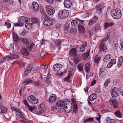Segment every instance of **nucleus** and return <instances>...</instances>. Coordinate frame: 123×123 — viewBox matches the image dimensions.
Listing matches in <instances>:
<instances>
[{"label": "nucleus", "instance_id": "obj_1", "mask_svg": "<svg viewBox=\"0 0 123 123\" xmlns=\"http://www.w3.org/2000/svg\"><path fill=\"white\" fill-rule=\"evenodd\" d=\"M110 14L113 18L115 19H119L121 18L122 16L121 11L117 9L111 10Z\"/></svg>", "mask_w": 123, "mask_h": 123}, {"label": "nucleus", "instance_id": "obj_2", "mask_svg": "<svg viewBox=\"0 0 123 123\" xmlns=\"http://www.w3.org/2000/svg\"><path fill=\"white\" fill-rule=\"evenodd\" d=\"M18 56L17 53L14 52L12 54V53H10L9 55L4 57L1 61L0 63H3L6 61H8L9 60H13L18 58Z\"/></svg>", "mask_w": 123, "mask_h": 123}, {"label": "nucleus", "instance_id": "obj_3", "mask_svg": "<svg viewBox=\"0 0 123 123\" xmlns=\"http://www.w3.org/2000/svg\"><path fill=\"white\" fill-rule=\"evenodd\" d=\"M30 19L28 18L22 16L21 17L20 19L18 20V23L15 24L14 26H22L24 23L28 22Z\"/></svg>", "mask_w": 123, "mask_h": 123}, {"label": "nucleus", "instance_id": "obj_4", "mask_svg": "<svg viewBox=\"0 0 123 123\" xmlns=\"http://www.w3.org/2000/svg\"><path fill=\"white\" fill-rule=\"evenodd\" d=\"M69 14L68 11L66 10H61L58 14V16L61 18L63 19L66 18Z\"/></svg>", "mask_w": 123, "mask_h": 123}, {"label": "nucleus", "instance_id": "obj_5", "mask_svg": "<svg viewBox=\"0 0 123 123\" xmlns=\"http://www.w3.org/2000/svg\"><path fill=\"white\" fill-rule=\"evenodd\" d=\"M72 105L71 101H68V102L66 103L63 108L65 112L68 113L71 111L72 110Z\"/></svg>", "mask_w": 123, "mask_h": 123}, {"label": "nucleus", "instance_id": "obj_6", "mask_svg": "<svg viewBox=\"0 0 123 123\" xmlns=\"http://www.w3.org/2000/svg\"><path fill=\"white\" fill-rule=\"evenodd\" d=\"M16 115L18 119H21L22 121H25L26 122V119L25 117V115L19 109L16 112Z\"/></svg>", "mask_w": 123, "mask_h": 123}, {"label": "nucleus", "instance_id": "obj_7", "mask_svg": "<svg viewBox=\"0 0 123 123\" xmlns=\"http://www.w3.org/2000/svg\"><path fill=\"white\" fill-rule=\"evenodd\" d=\"M45 8L47 13L50 15H53L55 13L54 8L51 6L47 5L45 6Z\"/></svg>", "mask_w": 123, "mask_h": 123}, {"label": "nucleus", "instance_id": "obj_8", "mask_svg": "<svg viewBox=\"0 0 123 123\" xmlns=\"http://www.w3.org/2000/svg\"><path fill=\"white\" fill-rule=\"evenodd\" d=\"M67 102H68V100L66 99L65 100H60L57 102L56 105L60 109L62 110Z\"/></svg>", "mask_w": 123, "mask_h": 123}, {"label": "nucleus", "instance_id": "obj_9", "mask_svg": "<svg viewBox=\"0 0 123 123\" xmlns=\"http://www.w3.org/2000/svg\"><path fill=\"white\" fill-rule=\"evenodd\" d=\"M27 99L30 104H37L38 102V100L36 99L35 97L33 95L30 96L27 98Z\"/></svg>", "mask_w": 123, "mask_h": 123}, {"label": "nucleus", "instance_id": "obj_10", "mask_svg": "<svg viewBox=\"0 0 123 123\" xmlns=\"http://www.w3.org/2000/svg\"><path fill=\"white\" fill-rule=\"evenodd\" d=\"M74 71V69L70 68L69 73H68L67 76L65 77L64 79V80L65 82H69L70 81V79L72 77Z\"/></svg>", "mask_w": 123, "mask_h": 123}, {"label": "nucleus", "instance_id": "obj_11", "mask_svg": "<svg viewBox=\"0 0 123 123\" xmlns=\"http://www.w3.org/2000/svg\"><path fill=\"white\" fill-rule=\"evenodd\" d=\"M84 21H80V22L79 23L78 26L79 31L80 33H84L85 32V30L83 26V24Z\"/></svg>", "mask_w": 123, "mask_h": 123}, {"label": "nucleus", "instance_id": "obj_12", "mask_svg": "<svg viewBox=\"0 0 123 123\" xmlns=\"http://www.w3.org/2000/svg\"><path fill=\"white\" fill-rule=\"evenodd\" d=\"M119 89L116 87H114L111 90V95L113 97H116L118 95V92Z\"/></svg>", "mask_w": 123, "mask_h": 123}, {"label": "nucleus", "instance_id": "obj_13", "mask_svg": "<svg viewBox=\"0 0 123 123\" xmlns=\"http://www.w3.org/2000/svg\"><path fill=\"white\" fill-rule=\"evenodd\" d=\"M56 100V97L55 94H53L50 96L48 98V101L50 103H52L55 102Z\"/></svg>", "mask_w": 123, "mask_h": 123}, {"label": "nucleus", "instance_id": "obj_14", "mask_svg": "<svg viewBox=\"0 0 123 123\" xmlns=\"http://www.w3.org/2000/svg\"><path fill=\"white\" fill-rule=\"evenodd\" d=\"M43 24L46 26H49L52 25L53 22L51 20L46 19L43 20Z\"/></svg>", "mask_w": 123, "mask_h": 123}, {"label": "nucleus", "instance_id": "obj_15", "mask_svg": "<svg viewBox=\"0 0 123 123\" xmlns=\"http://www.w3.org/2000/svg\"><path fill=\"white\" fill-rule=\"evenodd\" d=\"M72 101L73 106V111L74 113H76L77 112L78 110V108L76 101L74 99H72Z\"/></svg>", "mask_w": 123, "mask_h": 123}, {"label": "nucleus", "instance_id": "obj_16", "mask_svg": "<svg viewBox=\"0 0 123 123\" xmlns=\"http://www.w3.org/2000/svg\"><path fill=\"white\" fill-rule=\"evenodd\" d=\"M32 65L31 64H30L27 66L25 71V75H27L32 70Z\"/></svg>", "mask_w": 123, "mask_h": 123}, {"label": "nucleus", "instance_id": "obj_17", "mask_svg": "<svg viewBox=\"0 0 123 123\" xmlns=\"http://www.w3.org/2000/svg\"><path fill=\"white\" fill-rule=\"evenodd\" d=\"M39 112L40 113H44L45 109V105L43 104H41L39 105L38 107Z\"/></svg>", "mask_w": 123, "mask_h": 123}, {"label": "nucleus", "instance_id": "obj_18", "mask_svg": "<svg viewBox=\"0 0 123 123\" xmlns=\"http://www.w3.org/2000/svg\"><path fill=\"white\" fill-rule=\"evenodd\" d=\"M64 4L66 8H68L71 6L72 3L69 0H65L64 1Z\"/></svg>", "mask_w": 123, "mask_h": 123}, {"label": "nucleus", "instance_id": "obj_19", "mask_svg": "<svg viewBox=\"0 0 123 123\" xmlns=\"http://www.w3.org/2000/svg\"><path fill=\"white\" fill-rule=\"evenodd\" d=\"M66 41H65L58 39L55 41V43L57 47H59L60 46L61 44L63 45H64V43Z\"/></svg>", "mask_w": 123, "mask_h": 123}, {"label": "nucleus", "instance_id": "obj_20", "mask_svg": "<svg viewBox=\"0 0 123 123\" xmlns=\"http://www.w3.org/2000/svg\"><path fill=\"white\" fill-rule=\"evenodd\" d=\"M62 66L61 64H55L53 67L54 70L56 71H59L62 68Z\"/></svg>", "mask_w": 123, "mask_h": 123}, {"label": "nucleus", "instance_id": "obj_21", "mask_svg": "<svg viewBox=\"0 0 123 123\" xmlns=\"http://www.w3.org/2000/svg\"><path fill=\"white\" fill-rule=\"evenodd\" d=\"M21 54L24 55L28 56L29 54L27 49L25 48H22L21 50Z\"/></svg>", "mask_w": 123, "mask_h": 123}, {"label": "nucleus", "instance_id": "obj_22", "mask_svg": "<svg viewBox=\"0 0 123 123\" xmlns=\"http://www.w3.org/2000/svg\"><path fill=\"white\" fill-rule=\"evenodd\" d=\"M97 98V94L95 93H93L89 96V99L90 101H92Z\"/></svg>", "mask_w": 123, "mask_h": 123}, {"label": "nucleus", "instance_id": "obj_23", "mask_svg": "<svg viewBox=\"0 0 123 123\" xmlns=\"http://www.w3.org/2000/svg\"><path fill=\"white\" fill-rule=\"evenodd\" d=\"M21 41L25 45L27 46L29 45L30 43L31 42L30 40H29L28 39L25 38H22Z\"/></svg>", "mask_w": 123, "mask_h": 123}, {"label": "nucleus", "instance_id": "obj_24", "mask_svg": "<svg viewBox=\"0 0 123 123\" xmlns=\"http://www.w3.org/2000/svg\"><path fill=\"white\" fill-rule=\"evenodd\" d=\"M84 70L87 73H89L90 70V64L89 63H86L85 66Z\"/></svg>", "mask_w": 123, "mask_h": 123}, {"label": "nucleus", "instance_id": "obj_25", "mask_svg": "<svg viewBox=\"0 0 123 123\" xmlns=\"http://www.w3.org/2000/svg\"><path fill=\"white\" fill-rule=\"evenodd\" d=\"M110 104L112 103L114 107L115 108H117L118 106V102L117 100L114 99L111 100H110Z\"/></svg>", "mask_w": 123, "mask_h": 123}, {"label": "nucleus", "instance_id": "obj_26", "mask_svg": "<svg viewBox=\"0 0 123 123\" xmlns=\"http://www.w3.org/2000/svg\"><path fill=\"white\" fill-rule=\"evenodd\" d=\"M32 5L33 8L34 10L37 11L39 9V5L36 2H32Z\"/></svg>", "mask_w": 123, "mask_h": 123}, {"label": "nucleus", "instance_id": "obj_27", "mask_svg": "<svg viewBox=\"0 0 123 123\" xmlns=\"http://www.w3.org/2000/svg\"><path fill=\"white\" fill-rule=\"evenodd\" d=\"M7 111V109L3 105H0V113H6Z\"/></svg>", "mask_w": 123, "mask_h": 123}, {"label": "nucleus", "instance_id": "obj_28", "mask_svg": "<svg viewBox=\"0 0 123 123\" xmlns=\"http://www.w3.org/2000/svg\"><path fill=\"white\" fill-rule=\"evenodd\" d=\"M100 49L104 52L106 51L107 49L106 45L104 43H101L100 44Z\"/></svg>", "mask_w": 123, "mask_h": 123}, {"label": "nucleus", "instance_id": "obj_29", "mask_svg": "<svg viewBox=\"0 0 123 123\" xmlns=\"http://www.w3.org/2000/svg\"><path fill=\"white\" fill-rule=\"evenodd\" d=\"M114 24V23L113 22H111V23L106 22L104 24V29H106L108 27H110L112 26Z\"/></svg>", "mask_w": 123, "mask_h": 123}, {"label": "nucleus", "instance_id": "obj_30", "mask_svg": "<svg viewBox=\"0 0 123 123\" xmlns=\"http://www.w3.org/2000/svg\"><path fill=\"white\" fill-rule=\"evenodd\" d=\"M76 49L75 48H72L71 49L70 54L72 56H75L77 53Z\"/></svg>", "mask_w": 123, "mask_h": 123}, {"label": "nucleus", "instance_id": "obj_31", "mask_svg": "<svg viewBox=\"0 0 123 123\" xmlns=\"http://www.w3.org/2000/svg\"><path fill=\"white\" fill-rule=\"evenodd\" d=\"M111 57L110 54H108L106 55L103 59V61L105 62H107L109 60Z\"/></svg>", "mask_w": 123, "mask_h": 123}, {"label": "nucleus", "instance_id": "obj_32", "mask_svg": "<svg viewBox=\"0 0 123 123\" xmlns=\"http://www.w3.org/2000/svg\"><path fill=\"white\" fill-rule=\"evenodd\" d=\"M84 64L82 63H79L77 66V67L79 71L82 72L83 70Z\"/></svg>", "mask_w": 123, "mask_h": 123}, {"label": "nucleus", "instance_id": "obj_33", "mask_svg": "<svg viewBox=\"0 0 123 123\" xmlns=\"http://www.w3.org/2000/svg\"><path fill=\"white\" fill-rule=\"evenodd\" d=\"M78 21H79V19H75L72 20L71 22V24L72 25L77 26L78 24Z\"/></svg>", "mask_w": 123, "mask_h": 123}, {"label": "nucleus", "instance_id": "obj_34", "mask_svg": "<svg viewBox=\"0 0 123 123\" xmlns=\"http://www.w3.org/2000/svg\"><path fill=\"white\" fill-rule=\"evenodd\" d=\"M87 46V43L86 42H85L84 43L83 45L81 46L80 47V51L83 52L84 51L85 49V48Z\"/></svg>", "mask_w": 123, "mask_h": 123}, {"label": "nucleus", "instance_id": "obj_35", "mask_svg": "<svg viewBox=\"0 0 123 123\" xmlns=\"http://www.w3.org/2000/svg\"><path fill=\"white\" fill-rule=\"evenodd\" d=\"M33 83V81L30 79H28L25 80L24 81V84L25 85H28L30 84Z\"/></svg>", "mask_w": 123, "mask_h": 123}, {"label": "nucleus", "instance_id": "obj_36", "mask_svg": "<svg viewBox=\"0 0 123 123\" xmlns=\"http://www.w3.org/2000/svg\"><path fill=\"white\" fill-rule=\"evenodd\" d=\"M100 57L98 55H96L95 57L94 61L95 63L98 64L100 60Z\"/></svg>", "mask_w": 123, "mask_h": 123}, {"label": "nucleus", "instance_id": "obj_37", "mask_svg": "<svg viewBox=\"0 0 123 123\" xmlns=\"http://www.w3.org/2000/svg\"><path fill=\"white\" fill-rule=\"evenodd\" d=\"M3 2L5 3H7L10 5L12 4L13 1L12 0H2Z\"/></svg>", "mask_w": 123, "mask_h": 123}, {"label": "nucleus", "instance_id": "obj_38", "mask_svg": "<svg viewBox=\"0 0 123 123\" xmlns=\"http://www.w3.org/2000/svg\"><path fill=\"white\" fill-rule=\"evenodd\" d=\"M13 38L14 40L16 42H17L19 39L18 37L17 34L14 33L12 35Z\"/></svg>", "mask_w": 123, "mask_h": 123}, {"label": "nucleus", "instance_id": "obj_39", "mask_svg": "<svg viewBox=\"0 0 123 123\" xmlns=\"http://www.w3.org/2000/svg\"><path fill=\"white\" fill-rule=\"evenodd\" d=\"M32 24L31 23H26L25 24V28L27 29H30L32 27Z\"/></svg>", "mask_w": 123, "mask_h": 123}, {"label": "nucleus", "instance_id": "obj_40", "mask_svg": "<svg viewBox=\"0 0 123 123\" xmlns=\"http://www.w3.org/2000/svg\"><path fill=\"white\" fill-rule=\"evenodd\" d=\"M94 120L93 118L90 117L87 119H85L84 121V123H87L89 122H92Z\"/></svg>", "mask_w": 123, "mask_h": 123}, {"label": "nucleus", "instance_id": "obj_41", "mask_svg": "<svg viewBox=\"0 0 123 123\" xmlns=\"http://www.w3.org/2000/svg\"><path fill=\"white\" fill-rule=\"evenodd\" d=\"M106 122L107 123H115L114 120L111 119L109 117L107 118Z\"/></svg>", "mask_w": 123, "mask_h": 123}, {"label": "nucleus", "instance_id": "obj_42", "mask_svg": "<svg viewBox=\"0 0 123 123\" xmlns=\"http://www.w3.org/2000/svg\"><path fill=\"white\" fill-rule=\"evenodd\" d=\"M52 110L54 111H59L60 109L56 105L55 106L52 107L51 108Z\"/></svg>", "mask_w": 123, "mask_h": 123}, {"label": "nucleus", "instance_id": "obj_43", "mask_svg": "<svg viewBox=\"0 0 123 123\" xmlns=\"http://www.w3.org/2000/svg\"><path fill=\"white\" fill-rule=\"evenodd\" d=\"M63 28L64 32L66 33L68 32V30L69 29L68 24H66V25L63 27Z\"/></svg>", "mask_w": 123, "mask_h": 123}, {"label": "nucleus", "instance_id": "obj_44", "mask_svg": "<svg viewBox=\"0 0 123 123\" xmlns=\"http://www.w3.org/2000/svg\"><path fill=\"white\" fill-rule=\"evenodd\" d=\"M110 37V36L109 35H108L106 37L104 38V39H102L101 41V43H104L106 42L108 40V39Z\"/></svg>", "mask_w": 123, "mask_h": 123}, {"label": "nucleus", "instance_id": "obj_45", "mask_svg": "<svg viewBox=\"0 0 123 123\" xmlns=\"http://www.w3.org/2000/svg\"><path fill=\"white\" fill-rule=\"evenodd\" d=\"M34 44L32 43H30L29 45H27V46H29L28 47V49L30 51H31V50L33 48L34 46Z\"/></svg>", "mask_w": 123, "mask_h": 123}, {"label": "nucleus", "instance_id": "obj_46", "mask_svg": "<svg viewBox=\"0 0 123 123\" xmlns=\"http://www.w3.org/2000/svg\"><path fill=\"white\" fill-rule=\"evenodd\" d=\"M118 46V44L116 43H112V47L114 49H117Z\"/></svg>", "mask_w": 123, "mask_h": 123}, {"label": "nucleus", "instance_id": "obj_47", "mask_svg": "<svg viewBox=\"0 0 123 123\" xmlns=\"http://www.w3.org/2000/svg\"><path fill=\"white\" fill-rule=\"evenodd\" d=\"M27 108L30 111L32 112L35 109L36 107L35 106L32 107L29 105L27 107Z\"/></svg>", "mask_w": 123, "mask_h": 123}, {"label": "nucleus", "instance_id": "obj_48", "mask_svg": "<svg viewBox=\"0 0 123 123\" xmlns=\"http://www.w3.org/2000/svg\"><path fill=\"white\" fill-rule=\"evenodd\" d=\"M115 115L116 116L119 118H121V117L120 112L119 111H117L115 113Z\"/></svg>", "mask_w": 123, "mask_h": 123}, {"label": "nucleus", "instance_id": "obj_49", "mask_svg": "<svg viewBox=\"0 0 123 123\" xmlns=\"http://www.w3.org/2000/svg\"><path fill=\"white\" fill-rule=\"evenodd\" d=\"M120 88V91L121 93V94L123 96V84L121 86Z\"/></svg>", "mask_w": 123, "mask_h": 123}, {"label": "nucleus", "instance_id": "obj_50", "mask_svg": "<svg viewBox=\"0 0 123 123\" xmlns=\"http://www.w3.org/2000/svg\"><path fill=\"white\" fill-rule=\"evenodd\" d=\"M5 23L6 25L7 26L8 28H10L11 26V24L10 23L5 22Z\"/></svg>", "mask_w": 123, "mask_h": 123}, {"label": "nucleus", "instance_id": "obj_51", "mask_svg": "<svg viewBox=\"0 0 123 123\" xmlns=\"http://www.w3.org/2000/svg\"><path fill=\"white\" fill-rule=\"evenodd\" d=\"M70 32L71 33H72L73 34H74L76 33L77 31V30H76L75 29L71 28L70 29Z\"/></svg>", "mask_w": 123, "mask_h": 123}, {"label": "nucleus", "instance_id": "obj_52", "mask_svg": "<svg viewBox=\"0 0 123 123\" xmlns=\"http://www.w3.org/2000/svg\"><path fill=\"white\" fill-rule=\"evenodd\" d=\"M120 45L121 46V48H120V49L121 50H123V39H122L121 41V42L120 43Z\"/></svg>", "mask_w": 123, "mask_h": 123}, {"label": "nucleus", "instance_id": "obj_53", "mask_svg": "<svg viewBox=\"0 0 123 123\" xmlns=\"http://www.w3.org/2000/svg\"><path fill=\"white\" fill-rule=\"evenodd\" d=\"M47 53L46 52L44 51H43L40 54V56L41 57H43L44 56L46 55L47 54Z\"/></svg>", "mask_w": 123, "mask_h": 123}, {"label": "nucleus", "instance_id": "obj_54", "mask_svg": "<svg viewBox=\"0 0 123 123\" xmlns=\"http://www.w3.org/2000/svg\"><path fill=\"white\" fill-rule=\"evenodd\" d=\"M41 13L43 15H45L46 14L45 11H44L43 8H42L40 10Z\"/></svg>", "mask_w": 123, "mask_h": 123}, {"label": "nucleus", "instance_id": "obj_55", "mask_svg": "<svg viewBox=\"0 0 123 123\" xmlns=\"http://www.w3.org/2000/svg\"><path fill=\"white\" fill-rule=\"evenodd\" d=\"M46 82L47 84H50L51 82V79L50 78H47L46 80Z\"/></svg>", "mask_w": 123, "mask_h": 123}, {"label": "nucleus", "instance_id": "obj_56", "mask_svg": "<svg viewBox=\"0 0 123 123\" xmlns=\"http://www.w3.org/2000/svg\"><path fill=\"white\" fill-rule=\"evenodd\" d=\"M11 110H12L16 112L18 111L19 109H17L16 108L13 107H11Z\"/></svg>", "mask_w": 123, "mask_h": 123}, {"label": "nucleus", "instance_id": "obj_57", "mask_svg": "<svg viewBox=\"0 0 123 123\" xmlns=\"http://www.w3.org/2000/svg\"><path fill=\"white\" fill-rule=\"evenodd\" d=\"M88 57V56L87 55H84L82 56V59L83 60L86 59Z\"/></svg>", "mask_w": 123, "mask_h": 123}, {"label": "nucleus", "instance_id": "obj_58", "mask_svg": "<svg viewBox=\"0 0 123 123\" xmlns=\"http://www.w3.org/2000/svg\"><path fill=\"white\" fill-rule=\"evenodd\" d=\"M23 103L27 107L29 106V105L28 104V102L25 99L23 101Z\"/></svg>", "mask_w": 123, "mask_h": 123}, {"label": "nucleus", "instance_id": "obj_59", "mask_svg": "<svg viewBox=\"0 0 123 123\" xmlns=\"http://www.w3.org/2000/svg\"><path fill=\"white\" fill-rule=\"evenodd\" d=\"M98 19V18L96 16H95L92 19V20L93 21V22H94L95 23L97 21Z\"/></svg>", "mask_w": 123, "mask_h": 123}, {"label": "nucleus", "instance_id": "obj_60", "mask_svg": "<svg viewBox=\"0 0 123 123\" xmlns=\"http://www.w3.org/2000/svg\"><path fill=\"white\" fill-rule=\"evenodd\" d=\"M110 62H111L113 65L114 64H115L116 63V60L115 59H111Z\"/></svg>", "mask_w": 123, "mask_h": 123}, {"label": "nucleus", "instance_id": "obj_61", "mask_svg": "<svg viewBox=\"0 0 123 123\" xmlns=\"http://www.w3.org/2000/svg\"><path fill=\"white\" fill-rule=\"evenodd\" d=\"M123 56H121L118 59V62H123Z\"/></svg>", "mask_w": 123, "mask_h": 123}, {"label": "nucleus", "instance_id": "obj_62", "mask_svg": "<svg viewBox=\"0 0 123 123\" xmlns=\"http://www.w3.org/2000/svg\"><path fill=\"white\" fill-rule=\"evenodd\" d=\"M26 33V31H23L21 32L19 34L20 35L22 36H24L25 35Z\"/></svg>", "mask_w": 123, "mask_h": 123}, {"label": "nucleus", "instance_id": "obj_63", "mask_svg": "<svg viewBox=\"0 0 123 123\" xmlns=\"http://www.w3.org/2000/svg\"><path fill=\"white\" fill-rule=\"evenodd\" d=\"M96 81L94 79L91 82V86H94L96 83Z\"/></svg>", "mask_w": 123, "mask_h": 123}, {"label": "nucleus", "instance_id": "obj_64", "mask_svg": "<svg viewBox=\"0 0 123 123\" xmlns=\"http://www.w3.org/2000/svg\"><path fill=\"white\" fill-rule=\"evenodd\" d=\"M113 65L110 62H109L107 66V67L109 68H111L112 66Z\"/></svg>", "mask_w": 123, "mask_h": 123}]
</instances>
